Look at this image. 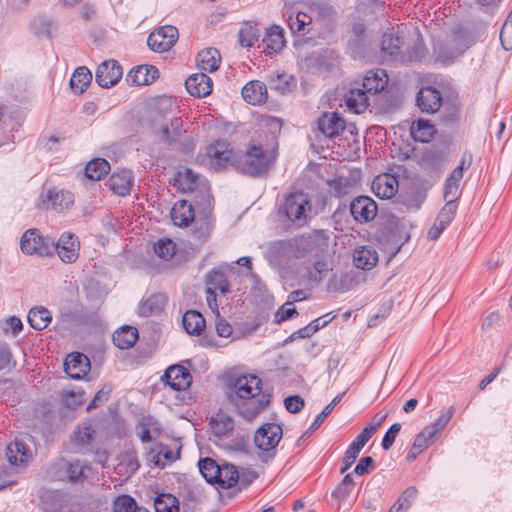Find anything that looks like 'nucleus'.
I'll list each match as a JSON object with an SVG mask.
<instances>
[{"label":"nucleus","mask_w":512,"mask_h":512,"mask_svg":"<svg viewBox=\"0 0 512 512\" xmlns=\"http://www.w3.org/2000/svg\"><path fill=\"white\" fill-rule=\"evenodd\" d=\"M268 252L270 257L277 262L290 259L291 248L289 240L274 241L270 244Z\"/></svg>","instance_id":"8fccbe9b"},{"label":"nucleus","mask_w":512,"mask_h":512,"mask_svg":"<svg viewBox=\"0 0 512 512\" xmlns=\"http://www.w3.org/2000/svg\"><path fill=\"white\" fill-rule=\"evenodd\" d=\"M282 437V428L276 423H266L257 429L254 443L258 449L268 452L274 450Z\"/></svg>","instance_id":"0eeeda50"},{"label":"nucleus","mask_w":512,"mask_h":512,"mask_svg":"<svg viewBox=\"0 0 512 512\" xmlns=\"http://www.w3.org/2000/svg\"><path fill=\"white\" fill-rule=\"evenodd\" d=\"M176 244L169 238L159 239L154 244V252L164 260H170L176 254Z\"/></svg>","instance_id":"3c124183"},{"label":"nucleus","mask_w":512,"mask_h":512,"mask_svg":"<svg viewBox=\"0 0 512 512\" xmlns=\"http://www.w3.org/2000/svg\"><path fill=\"white\" fill-rule=\"evenodd\" d=\"M306 244L304 236L300 239H289V245L291 248L290 259H301L309 255L310 253Z\"/></svg>","instance_id":"13d9d810"},{"label":"nucleus","mask_w":512,"mask_h":512,"mask_svg":"<svg viewBox=\"0 0 512 512\" xmlns=\"http://www.w3.org/2000/svg\"><path fill=\"white\" fill-rule=\"evenodd\" d=\"M64 370L70 378L80 380L90 371V361L83 353L73 352L66 357Z\"/></svg>","instance_id":"4468645a"},{"label":"nucleus","mask_w":512,"mask_h":512,"mask_svg":"<svg viewBox=\"0 0 512 512\" xmlns=\"http://www.w3.org/2000/svg\"><path fill=\"white\" fill-rule=\"evenodd\" d=\"M74 202L73 194L69 191L49 189L43 200V208L61 212L68 209Z\"/></svg>","instance_id":"dca6fc26"},{"label":"nucleus","mask_w":512,"mask_h":512,"mask_svg":"<svg viewBox=\"0 0 512 512\" xmlns=\"http://www.w3.org/2000/svg\"><path fill=\"white\" fill-rule=\"evenodd\" d=\"M110 171V164L104 158H95L85 167V175L91 180H100Z\"/></svg>","instance_id":"79ce46f5"},{"label":"nucleus","mask_w":512,"mask_h":512,"mask_svg":"<svg viewBox=\"0 0 512 512\" xmlns=\"http://www.w3.org/2000/svg\"><path fill=\"white\" fill-rule=\"evenodd\" d=\"M284 405L288 412L295 414L303 409L305 401L299 395H292L285 398Z\"/></svg>","instance_id":"e2e57ef3"},{"label":"nucleus","mask_w":512,"mask_h":512,"mask_svg":"<svg viewBox=\"0 0 512 512\" xmlns=\"http://www.w3.org/2000/svg\"><path fill=\"white\" fill-rule=\"evenodd\" d=\"M311 23V17L306 13L298 12L296 15H290L288 26L293 33L306 34V26Z\"/></svg>","instance_id":"864d4df0"},{"label":"nucleus","mask_w":512,"mask_h":512,"mask_svg":"<svg viewBox=\"0 0 512 512\" xmlns=\"http://www.w3.org/2000/svg\"><path fill=\"white\" fill-rule=\"evenodd\" d=\"M139 337L138 330L129 325H124L113 334V342L120 349H129Z\"/></svg>","instance_id":"c756f323"},{"label":"nucleus","mask_w":512,"mask_h":512,"mask_svg":"<svg viewBox=\"0 0 512 512\" xmlns=\"http://www.w3.org/2000/svg\"><path fill=\"white\" fill-rule=\"evenodd\" d=\"M304 238L310 254L320 257L327 253L330 240L329 231L313 230Z\"/></svg>","instance_id":"aec40b11"},{"label":"nucleus","mask_w":512,"mask_h":512,"mask_svg":"<svg viewBox=\"0 0 512 512\" xmlns=\"http://www.w3.org/2000/svg\"><path fill=\"white\" fill-rule=\"evenodd\" d=\"M199 471L204 479L211 484L216 483L218 473H220V465L209 457L200 459L198 462Z\"/></svg>","instance_id":"49530a36"},{"label":"nucleus","mask_w":512,"mask_h":512,"mask_svg":"<svg viewBox=\"0 0 512 512\" xmlns=\"http://www.w3.org/2000/svg\"><path fill=\"white\" fill-rule=\"evenodd\" d=\"M161 380L174 391H183L190 387L192 376L184 366L171 365L165 370Z\"/></svg>","instance_id":"1a4fd4ad"},{"label":"nucleus","mask_w":512,"mask_h":512,"mask_svg":"<svg viewBox=\"0 0 512 512\" xmlns=\"http://www.w3.org/2000/svg\"><path fill=\"white\" fill-rule=\"evenodd\" d=\"M6 457L10 464H25L32 458L30 448L22 441L15 440L6 447Z\"/></svg>","instance_id":"a878e982"},{"label":"nucleus","mask_w":512,"mask_h":512,"mask_svg":"<svg viewBox=\"0 0 512 512\" xmlns=\"http://www.w3.org/2000/svg\"><path fill=\"white\" fill-rule=\"evenodd\" d=\"M123 75V70L118 61L108 60L102 62L96 69L95 80L103 88H111L116 85Z\"/></svg>","instance_id":"6e6552de"},{"label":"nucleus","mask_w":512,"mask_h":512,"mask_svg":"<svg viewBox=\"0 0 512 512\" xmlns=\"http://www.w3.org/2000/svg\"><path fill=\"white\" fill-rule=\"evenodd\" d=\"M378 261V254L371 246H363L354 252V263L362 270L372 269Z\"/></svg>","instance_id":"473e14b6"},{"label":"nucleus","mask_w":512,"mask_h":512,"mask_svg":"<svg viewBox=\"0 0 512 512\" xmlns=\"http://www.w3.org/2000/svg\"><path fill=\"white\" fill-rule=\"evenodd\" d=\"M27 319L33 329L41 331L51 323L52 315L47 308L38 306L30 309Z\"/></svg>","instance_id":"4c0bfd02"},{"label":"nucleus","mask_w":512,"mask_h":512,"mask_svg":"<svg viewBox=\"0 0 512 512\" xmlns=\"http://www.w3.org/2000/svg\"><path fill=\"white\" fill-rule=\"evenodd\" d=\"M418 108L427 114H434L439 111L443 104V97L439 90L433 86L422 87L416 95Z\"/></svg>","instance_id":"9b49d317"},{"label":"nucleus","mask_w":512,"mask_h":512,"mask_svg":"<svg viewBox=\"0 0 512 512\" xmlns=\"http://www.w3.org/2000/svg\"><path fill=\"white\" fill-rule=\"evenodd\" d=\"M417 494V488L415 486H410L402 492L396 503L400 508H403L405 511H407L412 506V503L416 499Z\"/></svg>","instance_id":"680f3d73"},{"label":"nucleus","mask_w":512,"mask_h":512,"mask_svg":"<svg viewBox=\"0 0 512 512\" xmlns=\"http://www.w3.org/2000/svg\"><path fill=\"white\" fill-rule=\"evenodd\" d=\"M243 99L251 105H259L267 100V86L259 80L248 82L242 88Z\"/></svg>","instance_id":"5701e85b"},{"label":"nucleus","mask_w":512,"mask_h":512,"mask_svg":"<svg viewBox=\"0 0 512 512\" xmlns=\"http://www.w3.org/2000/svg\"><path fill=\"white\" fill-rule=\"evenodd\" d=\"M427 52L425 45L418 41L411 48H408L406 52L402 53L400 63L421 62L425 59Z\"/></svg>","instance_id":"09e8293b"},{"label":"nucleus","mask_w":512,"mask_h":512,"mask_svg":"<svg viewBox=\"0 0 512 512\" xmlns=\"http://www.w3.org/2000/svg\"><path fill=\"white\" fill-rule=\"evenodd\" d=\"M452 415L453 411L450 409L446 413L440 415V417L433 424L426 426V428L435 436L439 431L444 429V427L452 418Z\"/></svg>","instance_id":"338daca9"},{"label":"nucleus","mask_w":512,"mask_h":512,"mask_svg":"<svg viewBox=\"0 0 512 512\" xmlns=\"http://www.w3.org/2000/svg\"><path fill=\"white\" fill-rule=\"evenodd\" d=\"M319 131L328 138L339 136L345 129V121L336 112L324 113L317 121Z\"/></svg>","instance_id":"f3484780"},{"label":"nucleus","mask_w":512,"mask_h":512,"mask_svg":"<svg viewBox=\"0 0 512 512\" xmlns=\"http://www.w3.org/2000/svg\"><path fill=\"white\" fill-rule=\"evenodd\" d=\"M457 207V203H452L451 200H448L445 206L440 210L436 220L447 227L453 220Z\"/></svg>","instance_id":"bf43d9fd"},{"label":"nucleus","mask_w":512,"mask_h":512,"mask_svg":"<svg viewBox=\"0 0 512 512\" xmlns=\"http://www.w3.org/2000/svg\"><path fill=\"white\" fill-rule=\"evenodd\" d=\"M460 116L461 104L458 101L447 102L440 116V122L447 127H453L458 124Z\"/></svg>","instance_id":"a18cd8bd"},{"label":"nucleus","mask_w":512,"mask_h":512,"mask_svg":"<svg viewBox=\"0 0 512 512\" xmlns=\"http://www.w3.org/2000/svg\"><path fill=\"white\" fill-rule=\"evenodd\" d=\"M347 108L355 113H361L369 106V96L360 88H351L344 96Z\"/></svg>","instance_id":"c85d7f7f"},{"label":"nucleus","mask_w":512,"mask_h":512,"mask_svg":"<svg viewBox=\"0 0 512 512\" xmlns=\"http://www.w3.org/2000/svg\"><path fill=\"white\" fill-rule=\"evenodd\" d=\"M197 182V175L191 169L179 171L175 178V185L183 192L192 191Z\"/></svg>","instance_id":"603ef678"},{"label":"nucleus","mask_w":512,"mask_h":512,"mask_svg":"<svg viewBox=\"0 0 512 512\" xmlns=\"http://www.w3.org/2000/svg\"><path fill=\"white\" fill-rule=\"evenodd\" d=\"M167 298L162 293L150 295L148 298L143 299L138 306V315L141 317H149L159 314L166 305Z\"/></svg>","instance_id":"bb28decb"},{"label":"nucleus","mask_w":512,"mask_h":512,"mask_svg":"<svg viewBox=\"0 0 512 512\" xmlns=\"http://www.w3.org/2000/svg\"><path fill=\"white\" fill-rule=\"evenodd\" d=\"M224 144L221 142H217L214 145H211L208 149V155L215 162L216 170L222 169L226 167L228 164L233 166V159L237 158L238 155L234 154L230 150H225Z\"/></svg>","instance_id":"7c9ffc66"},{"label":"nucleus","mask_w":512,"mask_h":512,"mask_svg":"<svg viewBox=\"0 0 512 512\" xmlns=\"http://www.w3.org/2000/svg\"><path fill=\"white\" fill-rule=\"evenodd\" d=\"M344 393L337 395L330 404H328L323 411L317 415L313 423L310 425V427L302 434V436L298 439L297 443L298 445L300 442L304 441L310 435L317 430L321 424L324 422V420L328 417V415L332 412L333 408L341 401Z\"/></svg>","instance_id":"a19ab883"},{"label":"nucleus","mask_w":512,"mask_h":512,"mask_svg":"<svg viewBox=\"0 0 512 512\" xmlns=\"http://www.w3.org/2000/svg\"><path fill=\"white\" fill-rule=\"evenodd\" d=\"M136 501L129 495H121L113 505V512H137Z\"/></svg>","instance_id":"4d7b16f0"},{"label":"nucleus","mask_w":512,"mask_h":512,"mask_svg":"<svg viewBox=\"0 0 512 512\" xmlns=\"http://www.w3.org/2000/svg\"><path fill=\"white\" fill-rule=\"evenodd\" d=\"M183 121L180 117H172L167 120L154 134L160 142L174 145L185 132L182 128Z\"/></svg>","instance_id":"2eb2a0df"},{"label":"nucleus","mask_w":512,"mask_h":512,"mask_svg":"<svg viewBox=\"0 0 512 512\" xmlns=\"http://www.w3.org/2000/svg\"><path fill=\"white\" fill-rule=\"evenodd\" d=\"M312 204L307 194L301 191L290 193L286 196L279 213L283 214L291 223L301 227L308 221V212Z\"/></svg>","instance_id":"7ed1b4c3"},{"label":"nucleus","mask_w":512,"mask_h":512,"mask_svg":"<svg viewBox=\"0 0 512 512\" xmlns=\"http://www.w3.org/2000/svg\"><path fill=\"white\" fill-rule=\"evenodd\" d=\"M435 131L434 125L425 119H418L410 127L412 138L421 143L429 142L433 138Z\"/></svg>","instance_id":"e433bc0d"},{"label":"nucleus","mask_w":512,"mask_h":512,"mask_svg":"<svg viewBox=\"0 0 512 512\" xmlns=\"http://www.w3.org/2000/svg\"><path fill=\"white\" fill-rule=\"evenodd\" d=\"M110 392L111 387L104 386L102 389H100L88 404L87 410L90 411L97 408L100 404L107 402L109 400Z\"/></svg>","instance_id":"774afa93"},{"label":"nucleus","mask_w":512,"mask_h":512,"mask_svg":"<svg viewBox=\"0 0 512 512\" xmlns=\"http://www.w3.org/2000/svg\"><path fill=\"white\" fill-rule=\"evenodd\" d=\"M239 480V473L232 464H224L220 466V473L216 479V483L221 488H232Z\"/></svg>","instance_id":"37998d69"},{"label":"nucleus","mask_w":512,"mask_h":512,"mask_svg":"<svg viewBox=\"0 0 512 512\" xmlns=\"http://www.w3.org/2000/svg\"><path fill=\"white\" fill-rule=\"evenodd\" d=\"M372 190L378 198L390 199L398 190V181L389 175L377 176L372 182Z\"/></svg>","instance_id":"393cba45"},{"label":"nucleus","mask_w":512,"mask_h":512,"mask_svg":"<svg viewBox=\"0 0 512 512\" xmlns=\"http://www.w3.org/2000/svg\"><path fill=\"white\" fill-rule=\"evenodd\" d=\"M174 225L187 227L195 218L194 208L186 200H179L172 207L170 212Z\"/></svg>","instance_id":"b1692460"},{"label":"nucleus","mask_w":512,"mask_h":512,"mask_svg":"<svg viewBox=\"0 0 512 512\" xmlns=\"http://www.w3.org/2000/svg\"><path fill=\"white\" fill-rule=\"evenodd\" d=\"M388 84V76L383 69L370 70L366 73L360 88L367 96L376 95Z\"/></svg>","instance_id":"6ab92c4d"},{"label":"nucleus","mask_w":512,"mask_h":512,"mask_svg":"<svg viewBox=\"0 0 512 512\" xmlns=\"http://www.w3.org/2000/svg\"><path fill=\"white\" fill-rule=\"evenodd\" d=\"M206 289L212 291L219 290L221 294L225 295L230 291V283L221 269H212L205 276Z\"/></svg>","instance_id":"72a5a7b5"},{"label":"nucleus","mask_w":512,"mask_h":512,"mask_svg":"<svg viewBox=\"0 0 512 512\" xmlns=\"http://www.w3.org/2000/svg\"><path fill=\"white\" fill-rule=\"evenodd\" d=\"M501 45L505 50L512 49V14L508 16L500 31Z\"/></svg>","instance_id":"052dcab7"},{"label":"nucleus","mask_w":512,"mask_h":512,"mask_svg":"<svg viewBox=\"0 0 512 512\" xmlns=\"http://www.w3.org/2000/svg\"><path fill=\"white\" fill-rule=\"evenodd\" d=\"M182 324L186 332L191 335H200L206 326L204 317L196 310L185 312L182 318Z\"/></svg>","instance_id":"c9c22d12"},{"label":"nucleus","mask_w":512,"mask_h":512,"mask_svg":"<svg viewBox=\"0 0 512 512\" xmlns=\"http://www.w3.org/2000/svg\"><path fill=\"white\" fill-rule=\"evenodd\" d=\"M262 380L255 375L236 377L227 386L226 398L245 420H253L270 403V395L262 393Z\"/></svg>","instance_id":"f257e3e1"},{"label":"nucleus","mask_w":512,"mask_h":512,"mask_svg":"<svg viewBox=\"0 0 512 512\" xmlns=\"http://www.w3.org/2000/svg\"><path fill=\"white\" fill-rule=\"evenodd\" d=\"M354 220L360 223L372 221L377 215L376 202L368 196L355 198L349 206Z\"/></svg>","instance_id":"f8f14e48"},{"label":"nucleus","mask_w":512,"mask_h":512,"mask_svg":"<svg viewBox=\"0 0 512 512\" xmlns=\"http://www.w3.org/2000/svg\"><path fill=\"white\" fill-rule=\"evenodd\" d=\"M156 512H179V501L170 493L159 494L154 500Z\"/></svg>","instance_id":"de8ad7c7"},{"label":"nucleus","mask_w":512,"mask_h":512,"mask_svg":"<svg viewBox=\"0 0 512 512\" xmlns=\"http://www.w3.org/2000/svg\"><path fill=\"white\" fill-rule=\"evenodd\" d=\"M270 89L282 94L290 92L296 86L295 78L288 74L271 75L268 79Z\"/></svg>","instance_id":"c03bdc74"},{"label":"nucleus","mask_w":512,"mask_h":512,"mask_svg":"<svg viewBox=\"0 0 512 512\" xmlns=\"http://www.w3.org/2000/svg\"><path fill=\"white\" fill-rule=\"evenodd\" d=\"M92 81V74L87 67L81 66L78 67L71 79H70V87L73 92L77 94H82L89 84Z\"/></svg>","instance_id":"ea45409f"},{"label":"nucleus","mask_w":512,"mask_h":512,"mask_svg":"<svg viewBox=\"0 0 512 512\" xmlns=\"http://www.w3.org/2000/svg\"><path fill=\"white\" fill-rule=\"evenodd\" d=\"M210 425L214 435L218 438L227 437L234 429L232 417L226 414H217L212 417Z\"/></svg>","instance_id":"58836bf2"},{"label":"nucleus","mask_w":512,"mask_h":512,"mask_svg":"<svg viewBox=\"0 0 512 512\" xmlns=\"http://www.w3.org/2000/svg\"><path fill=\"white\" fill-rule=\"evenodd\" d=\"M370 440V435L368 431H362L354 441L348 446L342 463L343 466L340 469V473H345L355 462L360 451L365 446V444Z\"/></svg>","instance_id":"412c9836"},{"label":"nucleus","mask_w":512,"mask_h":512,"mask_svg":"<svg viewBox=\"0 0 512 512\" xmlns=\"http://www.w3.org/2000/svg\"><path fill=\"white\" fill-rule=\"evenodd\" d=\"M177 39V28L167 25L150 33L147 39V45L152 51L162 53L168 51L176 43Z\"/></svg>","instance_id":"423d86ee"},{"label":"nucleus","mask_w":512,"mask_h":512,"mask_svg":"<svg viewBox=\"0 0 512 512\" xmlns=\"http://www.w3.org/2000/svg\"><path fill=\"white\" fill-rule=\"evenodd\" d=\"M50 256L56 252L59 258L65 263H74L79 256L78 238L70 232H64L57 241L50 238Z\"/></svg>","instance_id":"20e7f679"},{"label":"nucleus","mask_w":512,"mask_h":512,"mask_svg":"<svg viewBox=\"0 0 512 512\" xmlns=\"http://www.w3.org/2000/svg\"><path fill=\"white\" fill-rule=\"evenodd\" d=\"M187 91L194 97L202 98L212 92V79L205 73L190 75L185 81Z\"/></svg>","instance_id":"a211bd4d"},{"label":"nucleus","mask_w":512,"mask_h":512,"mask_svg":"<svg viewBox=\"0 0 512 512\" xmlns=\"http://www.w3.org/2000/svg\"><path fill=\"white\" fill-rule=\"evenodd\" d=\"M171 103L168 99H161L154 103L147 111L143 119V125L149 127L155 133L165 122L171 113Z\"/></svg>","instance_id":"9d476101"},{"label":"nucleus","mask_w":512,"mask_h":512,"mask_svg":"<svg viewBox=\"0 0 512 512\" xmlns=\"http://www.w3.org/2000/svg\"><path fill=\"white\" fill-rule=\"evenodd\" d=\"M329 270L330 267L326 261L318 260L308 269V278L312 282L320 283L327 276Z\"/></svg>","instance_id":"6e6d98bb"},{"label":"nucleus","mask_w":512,"mask_h":512,"mask_svg":"<svg viewBox=\"0 0 512 512\" xmlns=\"http://www.w3.org/2000/svg\"><path fill=\"white\" fill-rule=\"evenodd\" d=\"M400 430H401V424L400 423L393 424L387 430V432L385 433V435H384V437L382 439V443H381L382 448L384 450H389L392 447V445H393V443H394L398 433L400 432Z\"/></svg>","instance_id":"0e129e2a"},{"label":"nucleus","mask_w":512,"mask_h":512,"mask_svg":"<svg viewBox=\"0 0 512 512\" xmlns=\"http://www.w3.org/2000/svg\"><path fill=\"white\" fill-rule=\"evenodd\" d=\"M264 51L268 54L278 53L285 46L283 30L276 25L271 26L263 38Z\"/></svg>","instance_id":"cd10ccee"},{"label":"nucleus","mask_w":512,"mask_h":512,"mask_svg":"<svg viewBox=\"0 0 512 512\" xmlns=\"http://www.w3.org/2000/svg\"><path fill=\"white\" fill-rule=\"evenodd\" d=\"M259 38L256 25L245 24L239 31V43L242 47H251Z\"/></svg>","instance_id":"5fc2aeb1"},{"label":"nucleus","mask_w":512,"mask_h":512,"mask_svg":"<svg viewBox=\"0 0 512 512\" xmlns=\"http://www.w3.org/2000/svg\"><path fill=\"white\" fill-rule=\"evenodd\" d=\"M434 435L425 427L419 434L416 435L413 445L415 450L419 449L422 452L428 448L430 440Z\"/></svg>","instance_id":"69168bd1"},{"label":"nucleus","mask_w":512,"mask_h":512,"mask_svg":"<svg viewBox=\"0 0 512 512\" xmlns=\"http://www.w3.org/2000/svg\"><path fill=\"white\" fill-rule=\"evenodd\" d=\"M196 60L200 70L214 72L219 68L220 53L215 48H206L198 53Z\"/></svg>","instance_id":"f704fd0d"},{"label":"nucleus","mask_w":512,"mask_h":512,"mask_svg":"<svg viewBox=\"0 0 512 512\" xmlns=\"http://www.w3.org/2000/svg\"><path fill=\"white\" fill-rule=\"evenodd\" d=\"M403 45L402 39L393 32H386L382 36L380 45V56L384 62H399L401 47Z\"/></svg>","instance_id":"ddd939ff"},{"label":"nucleus","mask_w":512,"mask_h":512,"mask_svg":"<svg viewBox=\"0 0 512 512\" xmlns=\"http://www.w3.org/2000/svg\"><path fill=\"white\" fill-rule=\"evenodd\" d=\"M159 71L152 65H141L129 71L126 81L133 85H148L158 78Z\"/></svg>","instance_id":"4be33fe9"},{"label":"nucleus","mask_w":512,"mask_h":512,"mask_svg":"<svg viewBox=\"0 0 512 512\" xmlns=\"http://www.w3.org/2000/svg\"><path fill=\"white\" fill-rule=\"evenodd\" d=\"M20 247L23 253L27 255L37 254L40 256H50V238H44L40 235L38 229H29L21 237Z\"/></svg>","instance_id":"39448f33"},{"label":"nucleus","mask_w":512,"mask_h":512,"mask_svg":"<svg viewBox=\"0 0 512 512\" xmlns=\"http://www.w3.org/2000/svg\"><path fill=\"white\" fill-rule=\"evenodd\" d=\"M276 158V148L264 149L260 142L252 141L244 154L233 159V167L246 176L264 177L274 166Z\"/></svg>","instance_id":"f03ea898"},{"label":"nucleus","mask_w":512,"mask_h":512,"mask_svg":"<svg viewBox=\"0 0 512 512\" xmlns=\"http://www.w3.org/2000/svg\"><path fill=\"white\" fill-rule=\"evenodd\" d=\"M109 187L114 193L120 196L129 194L132 187L131 172L122 170L120 172L113 173L109 179Z\"/></svg>","instance_id":"2f4dec72"}]
</instances>
